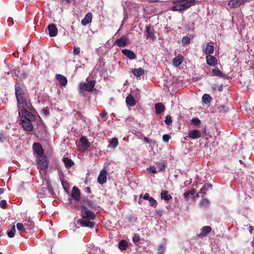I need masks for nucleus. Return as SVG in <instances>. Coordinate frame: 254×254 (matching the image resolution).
I'll return each instance as SVG.
<instances>
[{
	"label": "nucleus",
	"mask_w": 254,
	"mask_h": 254,
	"mask_svg": "<svg viewBox=\"0 0 254 254\" xmlns=\"http://www.w3.org/2000/svg\"><path fill=\"white\" fill-rule=\"evenodd\" d=\"M15 95L18 104L22 105V107L28 108L29 111L34 110V108L32 105L31 100L28 98V95L25 93L19 84L15 85Z\"/></svg>",
	"instance_id": "f257e3e1"
},
{
	"label": "nucleus",
	"mask_w": 254,
	"mask_h": 254,
	"mask_svg": "<svg viewBox=\"0 0 254 254\" xmlns=\"http://www.w3.org/2000/svg\"><path fill=\"white\" fill-rule=\"evenodd\" d=\"M174 5L171 8L173 11H184L195 4V0H175L172 1Z\"/></svg>",
	"instance_id": "f03ea898"
},
{
	"label": "nucleus",
	"mask_w": 254,
	"mask_h": 254,
	"mask_svg": "<svg viewBox=\"0 0 254 254\" xmlns=\"http://www.w3.org/2000/svg\"><path fill=\"white\" fill-rule=\"evenodd\" d=\"M96 81L90 80L87 83L82 82L79 85V92L80 93H84L85 91L92 92L94 89Z\"/></svg>",
	"instance_id": "7ed1b4c3"
},
{
	"label": "nucleus",
	"mask_w": 254,
	"mask_h": 254,
	"mask_svg": "<svg viewBox=\"0 0 254 254\" xmlns=\"http://www.w3.org/2000/svg\"><path fill=\"white\" fill-rule=\"evenodd\" d=\"M81 214L82 218L86 220H94L96 217L95 213L83 205L81 206Z\"/></svg>",
	"instance_id": "20e7f679"
},
{
	"label": "nucleus",
	"mask_w": 254,
	"mask_h": 254,
	"mask_svg": "<svg viewBox=\"0 0 254 254\" xmlns=\"http://www.w3.org/2000/svg\"><path fill=\"white\" fill-rule=\"evenodd\" d=\"M22 109L20 112H19V116L21 117V120H24L25 121H35V116L29 111L28 108L22 107Z\"/></svg>",
	"instance_id": "39448f33"
},
{
	"label": "nucleus",
	"mask_w": 254,
	"mask_h": 254,
	"mask_svg": "<svg viewBox=\"0 0 254 254\" xmlns=\"http://www.w3.org/2000/svg\"><path fill=\"white\" fill-rule=\"evenodd\" d=\"M37 168L40 170H46L49 167L47 157L43 155L38 156L37 158Z\"/></svg>",
	"instance_id": "423d86ee"
},
{
	"label": "nucleus",
	"mask_w": 254,
	"mask_h": 254,
	"mask_svg": "<svg viewBox=\"0 0 254 254\" xmlns=\"http://www.w3.org/2000/svg\"><path fill=\"white\" fill-rule=\"evenodd\" d=\"M90 220L79 219L77 220V223L83 227L92 228L94 227L95 223L93 221H90Z\"/></svg>",
	"instance_id": "0eeeda50"
},
{
	"label": "nucleus",
	"mask_w": 254,
	"mask_h": 254,
	"mask_svg": "<svg viewBox=\"0 0 254 254\" xmlns=\"http://www.w3.org/2000/svg\"><path fill=\"white\" fill-rule=\"evenodd\" d=\"M33 149L38 156L43 155L44 150L39 143H34L33 145Z\"/></svg>",
	"instance_id": "6e6552de"
},
{
	"label": "nucleus",
	"mask_w": 254,
	"mask_h": 254,
	"mask_svg": "<svg viewBox=\"0 0 254 254\" xmlns=\"http://www.w3.org/2000/svg\"><path fill=\"white\" fill-rule=\"evenodd\" d=\"M21 124L23 128L28 131H30L33 130V125L32 124V121H25L24 120H21Z\"/></svg>",
	"instance_id": "1a4fd4ad"
},
{
	"label": "nucleus",
	"mask_w": 254,
	"mask_h": 254,
	"mask_svg": "<svg viewBox=\"0 0 254 254\" xmlns=\"http://www.w3.org/2000/svg\"><path fill=\"white\" fill-rule=\"evenodd\" d=\"M145 31L147 33V38L149 37L153 41H154L155 39L156 32L153 29V28H151L150 25H148L146 27Z\"/></svg>",
	"instance_id": "9d476101"
},
{
	"label": "nucleus",
	"mask_w": 254,
	"mask_h": 254,
	"mask_svg": "<svg viewBox=\"0 0 254 254\" xmlns=\"http://www.w3.org/2000/svg\"><path fill=\"white\" fill-rule=\"evenodd\" d=\"M211 230L212 229L210 226H206L203 227L200 229V233L199 234H197V236L200 238L204 237L209 234L211 232Z\"/></svg>",
	"instance_id": "9b49d317"
},
{
	"label": "nucleus",
	"mask_w": 254,
	"mask_h": 254,
	"mask_svg": "<svg viewBox=\"0 0 254 254\" xmlns=\"http://www.w3.org/2000/svg\"><path fill=\"white\" fill-rule=\"evenodd\" d=\"M49 34L50 37H55L58 34V29L54 24H49L48 26Z\"/></svg>",
	"instance_id": "f8f14e48"
},
{
	"label": "nucleus",
	"mask_w": 254,
	"mask_h": 254,
	"mask_svg": "<svg viewBox=\"0 0 254 254\" xmlns=\"http://www.w3.org/2000/svg\"><path fill=\"white\" fill-rule=\"evenodd\" d=\"M107 173L105 169H103L101 171L98 177V182L100 184H103L105 183L107 181L106 177Z\"/></svg>",
	"instance_id": "ddd939ff"
},
{
	"label": "nucleus",
	"mask_w": 254,
	"mask_h": 254,
	"mask_svg": "<svg viewBox=\"0 0 254 254\" xmlns=\"http://www.w3.org/2000/svg\"><path fill=\"white\" fill-rule=\"evenodd\" d=\"M127 38L123 36L115 41V44L119 47H125L127 44Z\"/></svg>",
	"instance_id": "4468645a"
},
{
	"label": "nucleus",
	"mask_w": 254,
	"mask_h": 254,
	"mask_svg": "<svg viewBox=\"0 0 254 254\" xmlns=\"http://www.w3.org/2000/svg\"><path fill=\"white\" fill-rule=\"evenodd\" d=\"M71 196L76 200L78 201L80 199V192L79 190L75 186L73 187L71 191Z\"/></svg>",
	"instance_id": "2eb2a0df"
},
{
	"label": "nucleus",
	"mask_w": 254,
	"mask_h": 254,
	"mask_svg": "<svg viewBox=\"0 0 254 254\" xmlns=\"http://www.w3.org/2000/svg\"><path fill=\"white\" fill-rule=\"evenodd\" d=\"M206 63L211 66H215L217 64V60L216 58L211 55H207L206 56Z\"/></svg>",
	"instance_id": "dca6fc26"
},
{
	"label": "nucleus",
	"mask_w": 254,
	"mask_h": 254,
	"mask_svg": "<svg viewBox=\"0 0 254 254\" xmlns=\"http://www.w3.org/2000/svg\"><path fill=\"white\" fill-rule=\"evenodd\" d=\"M184 57L182 55H178L172 61L173 64L175 66L181 65L184 61Z\"/></svg>",
	"instance_id": "f3484780"
},
{
	"label": "nucleus",
	"mask_w": 254,
	"mask_h": 254,
	"mask_svg": "<svg viewBox=\"0 0 254 254\" xmlns=\"http://www.w3.org/2000/svg\"><path fill=\"white\" fill-rule=\"evenodd\" d=\"M122 53L127 58L130 60H134L136 58V56L134 52L132 51L127 50L124 49L122 50Z\"/></svg>",
	"instance_id": "a211bd4d"
},
{
	"label": "nucleus",
	"mask_w": 254,
	"mask_h": 254,
	"mask_svg": "<svg viewBox=\"0 0 254 254\" xmlns=\"http://www.w3.org/2000/svg\"><path fill=\"white\" fill-rule=\"evenodd\" d=\"M56 78L59 81V84L61 86H65L67 84V78L64 75L60 74H58L56 75Z\"/></svg>",
	"instance_id": "6ab92c4d"
},
{
	"label": "nucleus",
	"mask_w": 254,
	"mask_h": 254,
	"mask_svg": "<svg viewBox=\"0 0 254 254\" xmlns=\"http://www.w3.org/2000/svg\"><path fill=\"white\" fill-rule=\"evenodd\" d=\"M92 19V14L91 12H88L86 14L84 18L81 20V24L83 25H86L87 24L91 22Z\"/></svg>",
	"instance_id": "aec40b11"
},
{
	"label": "nucleus",
	"mask_w": 254,
	"mask_h": 254,
	"mask_svg": "<svg viewBox=\"0 0 254 254\" xmlns=\"http://www.w3.org/2000/svg\"><path fill=\"white\" fill-rule=\"evenodd\" d=\"M189 136L193 139H197L201 136V132L198 130H192L189 131Z\"/></svg>",
	"instance_id": "412c9836"
},
{
	"label": "nucleus",
	"mask_w": 254,
	"mask_h": 254,
	"mask_svg": "<svg viewBox=\"0 0 254 254\" xmlns=\"http://www.w3.org/2000/svg\"><path fill=\"white\" fill-rule=\"evenodd\" d=\"M131 72L135 77L139 78L141 75L144 74L145 70L141 67L134 68L132 70Z\"/></svg>",
	"instance_id": "4be33fe9"
},
{
	"label": "nucleus",
	"mask_w": 254,
	"mask_h": 254,
	"mask_svg": "<svg viewBox=\"0 0 254 254\" xmlns=\"http://www.w3.org/2000/svg\"><path fill=\"white\" fill-rule=\"evenodd\" d=\"M156 114H160L165 110V106L161 103H157L155 105Z\"/></svg>",
	"instance_id": "5701e85b"
},
{
	"label": "nucleus",
	"mask_w": 254,
	"mask_h": 254,
	"mask_svg": "<svg viewBox=\"0 0 254 254\" xmlns=\"http://www.w3.org/2000/svg\"><path fill=\"white\" fill-rule=\"evenodd\" d=\"M212 72L214 76L222 77L223 78H228L227 75L224 74L218 68H214L212 69Z\"/></svg>",
	"instance_id": "b1692460"
},
{
	"label": "nucleus",
	"mask_w": 254,
	"mask_h": 254,
	"mask_svg": "<svg viewBox=\"0 0 254 254\" xmlns=\"http://www.w3.org/2000/svg\"><path fill=\"white\" fill-rule=\"evenodd\" d=\"M16 232L15 230V225L14 223L10 225L8 227V230L7 231V236L9 238H13L15 235V233Z\"/></svg>",
	"instance_id": "393cba45"
},
{
	"label": "nucleus",
	"mask_w": 254,
	"mask_h": 254,
	"mask_svg": "<svg viewBox=\"0 0 254 254\" xmlns=\"http://www.w3.org/2000/svg\"><path fill=\"white\" fill-rule=\"evenodd\" d=\"M66 168H69L74 165V162L68 157H64L62 160Z\"/></svg>",
	"instance_id": "a878e982"
},
{
	"label": "nucleus",
	"mask_w": 254,
	"mask_h": 254,
	"mask_svg": "<svg viewBox=\"0 0 254 254\" xmlns=\"http://www.w3.org/2000/svg\"><path fill=\"white\" fill-rule=\"evenodd\" d=\"M80 142L82 143L83 147H84L85 149H87L90 146L91 144L86 136H82L80 138Z\"/></svg>",
	"instance_id": "bb28decb"
},
{
	"label": "nucleus",
	"mask_w": 254,
	"mask_h": 254,
	"mask_svg": "<svg viewBox=\"0 0 254 254\" xmlns=\"http://www.w3.org/2000/svg\"><path fill=\"white\" fill-rule=\"evenodd\" d=\"M161 197L162 199L168 201L172 198V196L168 194V191L166 190H162L161 192Z\"/></svg>",
	"instance_id": "cd10ccee"
},
{
	"label": "nucleus",
	"mask_w": 254,
	"mask_h": 254,
	"mask_svg": "<svg viewBox=\"0 0 254 254\" xmlns=\"http://www.w3.org/2000/svg\"><path fill=\"white\" fill-rule=\"evenodd\" d=\"M126 103L130 107L134 106L135 104V101L131 94H129L126 98Z\"/></svg>",
	"instance_id": "c85d7f7f"
},
{
	"label": "nucleus",
	"mask_w": 254,
	"mask_h": 254,
	"mask_svg": "<svg viewBox=\"0 0 254 254\" xmlns=\"http://www.w3.org/2000/svg\"><path fill=\"white\" fill-rule=\"evenodd\" d=\"M118 247L121 251L126 250L128 247V243L126 240H122L119 243Z\"/></svg>",
	"instance_id": "c756f323"
},
{
	"label": "nucleus",
	"mask_w": 254,
	"mask_h": 254,
	"mask_svg": "<svg viewBox=\"0 0 254 254\" xmlns=\"http://www.w3.org/2000/svg\"><path fill=\"white\" fill-rule=\"evenodd\" d=\"M196 192V190L194 188H191L184 193V197L185 198H188L191 196H193Z\"/></svg>",
	"instance_id": "7c9ffc66"
},
{
	"label": "nucleus",
	"mask_w": 254,
	"mask_h": 254,
	"mask_svg": "<svg viewBox=\"0 0 254 254\" xmlns=\"http://www.w3.org/2000/svg\"><path fill=\"white\" fill-rule=\"evenodd\" d=\"M212 187V186L210 184L206 183L203 186L202 188L200 189L199 193L204 194L206 193V190H208V189H211Z\"/></svg>",
	"instance_id": "2f4dec72"
},
{
	"label": "nucleus",
	"mask_w": 254,
	"mask_h": 254,
	"mask_svg": "<svg viewBox=\"0 0 254 254\" xmlns=\"http://www.w3.org/2000/svg\"><path fill=\"white\" fill-rule=\"evenodd\" d=\"M214 53V47L212 45H210L209 43H208L206 45L205 53V54H208V55H210Z\"/></svg>",
	"instance_id": "473e14b6"
},
{
	"label": "nucleus",
	"mask_w": 254,
	"mask_h": 254,
	"mask_svg": "<svg viewBox=\"0 0 254 254\" xmlns=\"http://www.w3.org/2000/svg\"><path fill=\"white\" fill-rule=\"evenodd\" d=\"M24 224L25 228L28 230L32 229L34 227V223L30 219L27 221H25V222Z\"/></svg>",
	"instance_id": "72a5a7b5"
},
{
	"label": "nucleus",
	"mask_w": 254,
	"mask_h": 254,
	"mask_svg": "<svg viewBox=\"0 0 254 254\" xmlns=\"http://www.w3.org/2000/svg\"><path fill=\"white\" fill-rule=\"evenodd\" d=\"M202 101L206 104H209L211 101V97L209 94H205L202 97Z\"/></svg>",
	"instance_id": "f704fd0d"
},
{
	"label": "nucleus",
	"mask_w": 254,
	"mask_h": 254,
	"mask_svg": "<svg viewBox=\"0 0 254 254\" xmlns=\"http://www.w3.org/2000/svg\"><path fill=\"white\" fill-rule=\"evenodd\" d=\"M17 76L20 78V79H24L26 78L27 75V72L26 71H20V70H18L17 71Z\"/></svg>",
	"instance_id": "c9c22d12"
},
{
	"label": "nucleus",
	"mask_w": 254,
	"mask_h": 254,
	"mask_svg": "<svg viewBox=\"0 0 254 254\" xmlns=\"http://www.w3.org/2000/svg\"><path fill=\"white\" fill-rule=\"evenodd\" d=\"M166 248L163 244H160L157 249L158 254H164L166 251Z\"/></svg>",
	"instance_id": "e433bc0d"
},
{
	"label": "nucleus",
	"mask_w": 254,
	"mask_h": 254,
	"mask_svg": "<svg viewBox=\"0 0 254 254\" xmlns=\"http://www.w3.org/2000/svg\"><path fill=\"white\" fill-rule=\"evenodd\" d=\"M190 42V38L187 36H184L182 38V43L184 45H188Z\"/></svg>",
	"instance_id": "4c0bfd02"
},
{
	"label": "nucleus",
	"mask_w": 254,
	"mask_h": 254,
	"mask_svg": "<svg viewBox=\"0 0 254 254\" xmlns=\"http://www.w3.org/2000/svg\"><path fill=\"white\" fill-rule=\"evenodd\" d=\"M16 227L19 231H24L25 229H26L24 226V224H22L21 223H18L16 224Z\"/></svg>",
	"instance_id": "58836bf2"
},
{
	"label": "nucleus",
	"mask_w": 254,
	"mask_h": 254,
	"mask_svg": "<svg viewBox=\"0 0 254 254\" xmlns=\"http://www.w3.org/2000/svg\"><path fill=\"white\" fill-rule=\"evenodd\" d=\"M209 200L206 198L202 199V200L200 202V204L205 207L207 206L209 204Z\"/></svg>",
	"instance_id": "ea45409f"
},
{
	"label": "nucleus",
	"mask_w": 254,
	"mask_h": 254,
	"mask_svg": "<svg viewBox=\"0 0 254 254\" xmlns=\"http://www.w3.org/2000/svg\"><path fill=\"white\" fill-rule=\"evenodd\" d=\"M165 123L167 125H170L172 123V120L171 119V117L170 115H167L166 117V119L165 120Z\"/></svg>",
	"instance_id": "a19ab883"
},
{
	"label": "nucleus",
	"mask_w": 254,
	"mask_h": 254,
	"mask_svg": "<svg viewBox=\"0 0 254 254\" xmlns=\"http://www.w3.org/2000/svg\"><path fill=\"white\" fill-rule=\"evenodd\" d=\"M191 123L195 126H199L201 123L200 120L197 118H193L191 120Z\"/></svg>",
	"instance_id": "79ce46f5"
},
{
	"label": "nucleus",
	"mask_w": 254,
	"mask_h": 254,
	"mask_svg": "<svg viewBox=\"0 0 254 254\" xmlns=\"http://www.w3.org/2000/svg\"><path fill=\"white\" fill-rule=\"evenodd\" d=\"M111 143L114 147L117 146L118 144V140L117 138L114 137L112 139Z\"/></svg>",
	"instance_id": "37998d69"
},
{
	"label": "nucleus",
	"mask_w": 254,
	"mask_h": 254,
	"mask_svg": "<svg viewBox=\"0 0 254 254\" xmlns=\"http://www.w3.org/2000/svg\"><path fill=\"white\" fill-rule=\"evenodd\" d=\"M140 239V236L137 234H135L132 238L133 242L136 245H137V243H138Z\"/></svg>",
	"instance_id": "c03bdc74"
},
{
	"label": "nucleus",
	"mask_w": 254,
	"mask_h": 254,
	"mask_svg": "<svg viewBox=\"0 0 254 254\" xmlns=\"http://www.w3.org/2000/svg\"><path fill=\"white\" fill-rule=\"evenodd\" d=\"M149 202L150 205L151 206H156V200L151 197L150 199L148 200Z\"/></svg>",
	"instance_id": "a18cd8bd"
},
{
	"label": "nucleus",
	"mask_w": 254,
	"mask_h": 254,
	"mask_svg": "<svg viewBox=\"0 0 254 254\" xmlns=\"http://www.w3.org/2000/svg\"><path fill=\"white\" fill-rule=\"evenodd\" d=\"M87 205L88 207H89L90 208H91L92 209H95L96 207V206L94 204V203L91 200H88L87 201Z\"/></svg>",
	"instance_id": "49530a36"
},
{
	"label": "nucleus",
	"mask_w": 254,
	"mask_h": 254,
	"mask_svg": "<svg viewBox=\"0 0 254 254\" xmlns=\"http://www.w3.org/2000/svg\"><path fill=\"white\" fill-rule=\"evenodd\" d=\"M148 170L153 174H156L157 173L156 168L154 166H150Z\"/></svg>",
	"instance_id": "de8ad7c7"
},
{
	"label": "nucleus",
	"mask_w": 254,
	"mask_h": 254,
	"mask_svg": "<svg viewBox=\"0 0 254 254\" xmlns=\"http://www.w3.org/2000/svg\"><path fill=\"white\" fill-rule=\"evenodd\" d=\"M80 52V49L78 47H74L73 49V54L75 55H78L79 54Z\"/></svg>",
	"instance_id": "09e8293b"
},
{
	"label": "nucleus",
	"mask_w": 254,
	"mask_h": 254,
	"mask_svg": "<svg viewBox=\"0 0 254 254\" xmlns=\"http://www.w3.org/2000/svg\"><path fill=\"white\" fill-rule=\"evenodd\" d=\"M6 201L5 200H2L0 201V206L2 208H5V207H6Z\"/></svg>",
	"instance_id": "8fccbe9b"
},
{
	"label": "nucleus",
	"mask_w": 254,
	"mask_h": 254,
	"mask_svg": "<svg viewBox=\"0 0 254 254\" xmlns=\"http://www.w3.org/2000/svg\"><path fill=\"white\" fill-rule=\"evenodd\" d=\"M170 137L169 135L168 134H164L163 135V140L164 141V142H168L169 139H170Z\"/></svg>",
	"instance_id": "3c124183"
},
{
	"label": "nucleus",
	"mask_w": 254,
	"mask_h": 254,
	"mask_svg": "<svg viewBox=\"0 0 254 254\" xmlns=\"http://www.w3.org/2000/svg\"><path fill=\"white\" fill-rule=\"evenodd\" d=\"M160 171H164L166 168V166L164 164H159L158 166Z\"/></svg>",
	"instance_id": "603ef678"
},
{
	"label": "nucleus",
	"mask_w": 254,
	"mask_h": 254,
	"mask_svg": "<svg viewBox=\"0 0 254 254\" xmlns=\"http://www.w3.org/2000/svg\"><path fill=\"white\" fill-rule=\"evenodd\" d=\"M220 109V111L226 112H227V110L226 109V107L225 105H221L219 107Z\"/></svg>",
	"instance_id": "864d4df0"
},
{
	"label": "nucleus",
	"mask_w": 254,
	"mask_h": 254,
	"mask_svg": "<svg viewBox=\"0 0 254 254\" xmlns=\"http://www.w3.org/2000/svg\"><path fill=\"white\" fill-rule=\"evenodd\" d=\"M150 196L149 194V193H145L143 196V199H146V200H148L150 198Z\"/></svg>",
	"instance_id": "5fc2aeb1"
},
{
	"label": "nucleus",
	"mask_w": 254,
	"mask_h": 254,
	"mask_svg": "<svg viewBox=\"0 0 254 254\" xmlns=\"http://www.w3.org/2000/svg\"><path fill=\"white\" fill-rule=\"evenodd\" d=\"M143 139H144V141L147 143H149L151 142V141L147 137L144 136L143 138Z\"/></svg>",
	"instance_id": "6e6d98bb"
},
{
	"label": "nucleus",
	"mask_w": 254,
	"mask_h": 254,
	"mask_svg": "<svg viewBox=\"0 0 254 254\" xmlns=\"http://www.w3.org/2000/svg\"><path fill=\"white\" fill-rule=\"evenodd\" d=\"M5 139V137L2 134H0V142H3L4 140Z\"/></svg>",
	"instance_id": "4d7b16f0"
},
{
	"label": "nucleus",
	"mask_w": 254,
	"mask_h": 254,
	"mask_svg": "<svg viewBox=\"0 0 254 254\" xmlns=\"http://www.w3.org/2000/svg\"><path fill=\"white\" fill-rule=\"evenodd\" d=\"M107 115V113L105 111H103L101 114V116L102 118H105Z\"/></svg>",
	"instance_id": "13d9d810"
},
{
	"label": "nucleus",
	"mask_w": 254,
	"mask_h": 254,
	"mask_svg": "<svg viewBox=\"0 0 254 254\" xmlns=\"http://www.w3.org/2000/svg\"><path fill=\"white\" fill-rule=\"evenodd\" d=\"M149 2H158L159 0H147Z\"/></svg>",
	"instance_id": "bf43d9fd"
},
{
	"label": "nucleus",
	"mask_w": 254,
	"mask_h": 254,
	"mask_svg": "<svg viewBox=\"0 0 254 254\" xmlns=\"http://www.w3.org/2000/svg\"><path fill=\"white\" fill-rule=\"evenodd\" d=\"M218 89L219 91H221L223 89V85H220L218 87Z\"/></svg>",
	"instance_id": "052dcab7"
},
{
	"label": "nucleus",
	"mask_w": 254,
	"mask_h": 254,
	"mask_svg": "<svg viewBox=\"0 0 254 254\" xmlns=\"http://www.w3.org/2000/svg\"><path fill=\"white\" fill-rule=\"evenodd\" d=\"M203 133L205 134V135H207L208 134V132H207L206 130V129L205 128H203Z\"/></svg>",
	"instance_id": "680f3d73"
},
{
	"label": "nucleus",
	"mask_w": 254,
	"mask_h": 254,
	"mask_svg": "<svg viewBox=\"0 0 254 254\" xmlns=\"http://www.w3.org/2000/svg\"><path fill=\"white\" fill-rule=\"evenodd\" d=\"M4 192V189L3 188H0V195L2 194Z\"/></svg>",
	"instance_id": "e2e57ef3"
},
{
	"label": "nucleus",
	"mask_w": 254,
	"mask_h": 254,
	"mask_svg": "<svg viewBox=\"0 0 254 254\" xmlns=\"http://www.w3.org/2000/svg\"><path fill=\"white\" fill-rule=\"evenodd\" d=\"M185 28H186V29H187L188 30H190V26L189 25H186V26H185Z\"/></svg>",
	"instance_id": "0e129e2a"
},
{
	"label": "nucleus",
	"mask_w": 254,
	"mask_h": 254,
	"mask_svg": "<svg viewBox=\"0 0 254 254\" xmlns=\"http://www.w3.org/2000/svg\"><path fill=\"white\" fill-rule=\"evenodd\" d=\"M86 191L88 192V193H90L91 192L90 191V188H89V187H87L85 188Z\"/></svg>",
	"instance_id": "69168bd1"
},
{
	"label": "nucleus",
	"mask_w": 254,
	"mask_h": 254,
	"mask_svg": "<svg viewBox=\"0 0 254 254\" xmlns=\"http://www.w3.org/2000/svg\"><path fill=\"white\" fill-rule=\"evenodd\" d=\"M46 189L48 190L49 193L51 192V190L50 188H47Z\"/></svg>",
	"instance_id": "338daca9"
},
{
	"label": "nucleus",
	"mask_w": 254,
	"mask_h": 254,
	"mask_svg": "<svg viewBox=\"0 0 254 254\" xmlns=\"http://www.w3.org/2000/svg\"><path fill=\"white\" fill-rule=\"evenodd\" d=\"M239 162H240V163L241 164H243L244 163V162H243V161H242V160H240L239 161Z\"/></svg>",
	"instance_id": "774afa93"
}]
</instances>
